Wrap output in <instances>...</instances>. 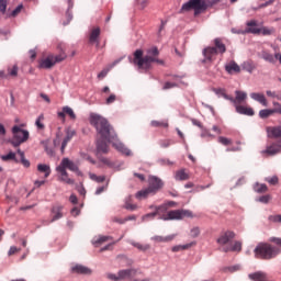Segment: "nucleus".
Instances as JSON below:
<instances>
[{
    "instance_id": "nucleus-59",
    "label": "nucleus",
    "mask_w": 281,
    "mask_h": 281,
    "mask_svg": "<svg viewBox=\"0 0 281 281\" xmlns=\"http://www.w3.org/2000/svg\"><path fill=\"white\" fill-rule=\"evenodd\" d=\"M100 162H102L103 165H105L106 167H112L113 164L111 162V160L109 158L102 157L100 158Z\"/></svg>"
},
{
    "instance_id": "nucleus-1",
    "label": "nucleus",
    "mask_w": 281,
    "mask_h": 281,
    "mask_svg": "<svg viewBox=\"0 0 281 281\" xmlns=\"http://www.w3.org/2000/svg\"><path fill=\"white\" fill-rule=\"evenodd\" d=\"M90 124L97 128V132L100 134V136H102L103 140L112 143V146L115 148V150L126 156H132V150L124 146L123 143L115 139V134H112L111 125H109L108 120L95 113H91Z\"/></svg>"
},
{
    "instance_id": "nucleus-38",
    "label": "nucleus",
    "mask_w": 281,
    "mask_h": 281,
    "mask_svg": "<svg viewBox=\"0 0 281 281\" xmlns=\"http://www.w3.org/2000/svg\"><path fill=\"white\" fill-rule=\"evenodd\" d=\"M259 34H262V36H271L272 34H276V29L263 26L259 30Z\"/></svg>"
},
{
    "instance_id": "nucleus-45",
    "label": "nucleus",
    "mask_w": 281,
    "mask_h": 281,
    "mask_svg": "<svg viewBox=\"0 0 281 281\" xmlns=\"http://www.w3.org/2000/svg\"><path fill=\"white\" fill-rule=\"evenodd\" d=\"M217 142H218L221 145H223V146H232V144H233V140L229 139V138H226L225 136H220V137L217 138Z\"/></svg>"
},
{
    "instance_id": "nucleus-31",
    "label": "nucleus",
    "mask_w": 281,
    "mask_h": 281,
    "mask_svg": "<svg viewBox=\"0 0 281 281\" xmlns=\"http://www.w3.org/2000/svg\"><path fill=\"white\" fill-rule=\"evenodd\" d=\"M193 246H195V241H191L190 244H186V245L175 246V247H172L171 251L179 252V251H183L187 249H191Z\"/></svg>"
},
{
    "instance_id": "nucleus-56",
    "label": "nucleus",
    "mask_w": 281,
    "mask_h": 281,
    "mask_svg": "<svg viewBox=\"0 0 281 281\" xmlns=\"http://www.w3.org/2000/svg\"><path fill=\"white\" fill-rule=\"evenodd\" d=\"M260 203H263V204H268L269 203V201H271V195H262V196H260L259 198V200H258Z\"/></svg>"
},
{
    "instance_id": "nucleus-16",
    "label": "nucleus",
    "mask_w": 281,
    "mask_h": 281,
    "mask_svg": "<svg viewBox=\"0 0 281 281\" xmlns=\"http://www.w3.org/2000/svg\"><path fill=\"white\" fill-rule=\"evenodd\" d=\"M224 252H240L241 251V241L228 243L227 246L222 248Z\"/></svg>"
},
{
    "instance_id": "nucleus-50",
    "label": "nucleus",
    "mask_w": 281,
    "mask_h": 281,
    "mask_svg": "<svg viewBox=\"0 0 281 281\" xmlns=\"http://www.w3.org/2000/svg\"><path fill=\"white\" fill-rule=\"evenodd\" d=\"M172 144H175V142L171 139H164L159 142L161 148H169V146H172Z\"/></svg>"
},
{
    "instance_id": "nucleus-6",
    "label": "nucleus",
    "mask_w": 281,
    "mask_h": 281,
    "mask_svg": "<svg viewBox=\"0 0 281 281\" xmlns=\"http://www.w3.org/2000/svg\"><path fill=\"white\" fill-rule=\"evenodd\" d=\"M12 134L13 137L12 140H10V144H12L13 148H18L19 146H21V144L26 143L30 138V132L18 127V125H13Z\"/></svg>"
},
{
    "instance_id": "nucleus-10",
    "label": "nucleus",
    "mask_w": 281,
    "mask_h": 281,
    "mask_svg": "<svg viewBox=\"0 0 281 281\" xmlns=\"http://www.w3.org/2000/svg\"><path fill=\"white\" fill-rule=\"evenodd\" d=\"M235 238V233L227 231L220 235V238L216 239V243L220 244V246H227L228 244H232V240Z\"/></svg>"
},
{
    "instance_id": "nucleus-63",
    "label": "nucleus",
    "mask_w": 281,
    "mask_h": 281,
    "mask_svg": "<svg viewBox=\"0 0 281 281\" xmlns=\"http://www.w3.org/2000/svg\"><path fill=\"white\" fill-rule=\"evenodd\" d=\"M269 241L274 243L276 246H279V248H281V238L272 237L269 239Z\"/></svg>"
},
{
    "instance_id": "nucleus-33",
    "label": "nucleus",
    "mask_w": 281,
    "mask_h": 281,
    "mask_svg": "<svg viewBox=\"0 0 281 281\" xmlns=\"http://www.w3.org/2000/svg\"><path fill=\"white\" fill-rule=\"evenodd\" d=\"M117 65V61H114L112 65H110L108 68H104L101 72L98 74V79L99 80H104L106 78L108 74Z\"/></svg>"
},
{
    "instance_id": "nucleus-20",
    "label": "nucleus",
    "mask_w": 281,
    "mask_h": 281,
    "mask_svg": "<svg viewBox=\"0 0 281 281\" xmlns=\"http://www.w3.org/2000/svg\"><path fill=\"white\" fill-rule=\"evenodd\" d=\"M76 135V131L75 130H67L66 132V138H64V140H61V147H60V151L64 153V150L66 149L67 147V144L69 142H71L72 137H75Z\"/></svg>"
},
{
    "instance_id": "nucleus-21",
    "label": "nucleus",
    "mask_w": 281,
    "mask_h": 281,
    "mask_svg": "<svg viewBox=\"0 0 281 281\" xmlns=\"http://www.w3.org/2000/svg\"><path fill=\"white\" fill-rule=\"evenodd\" d=\"M261 58H263V60H267V63H276V60H279L281 64V55L280 53H277L274 56L270 53L267 52H262L261 53Z\"/></svg>"
},
{
    "instance_id": "nucleus-41",
    "label": "nucleus",
    "mask_w": 281,
    "mask_h": 281,
    "mask_svg": "<svg viewBox=\"0 0 281 281\" xmlns=\"http://www.w3.org/2000/svg\"><path fill=\"white\" fill-rule=\"evenodd\" d=\"M109 240H112L111 236H100L97 240L93 241V245L94 246L102 245L108 243Z\"/></svg>"
},
{
    "instance_id": "nucleus-40",
    "label": "nucleus",
    "mask_w": 281,
    "mask_h": 281,
    "mask_svg": "<svg viewBox=\"0 0 281 281\" xmlns=\"http://www.w3.org/2000/svg\"><path fill=\"white\" fill-rule=\"evenodd\" d=\"M130 244H131V246L138 249L139 251H147L149 249L148 245L144 246L140 243H136V241H133V240H131Z\"/></svg>"
},
{
    "instance_id": "nucleus-28",
    "label": "nucleus",
    "mask_w": 281,
    "mask_h": 281,
    "mask_svg": "<svg viewBox=\"0 0 281 281\" xmlns=\"http://www.w3.org/2000/svg\"><path fill=\"white\" fill-rule=\"evenodd\" d=\"M175 179L176 181H188V179H190V175H188L184 169H180L176 171Z\"/></svg>"
},
{
    "instance_id": "nucleus-23",
    "label": "nucleus",
    "mask_w": 281,
    "mask_h": 281,
    "mask_svg": "<svg viewBox=\"0 0 281 281\" xmlns=\"http://www.w3.org/2000/svg\"><path fill=\"white\" fill-rule=\"evenodd\" d=\"M66 115H69V117L72 120L76 119L75 112L71 110V108H64V110H61V112H58V120L64 122Z\"/></svg>"
},
{
    "instance_id": "nucleus-57",
    "label": "nucleus",
    "mask_w": 281,
    "mask_h": 281,
    "mask_svg": "<svg viewBox=\"0 0 281 281\" xmlns=\"http://www.w3.org/2000/svg\"><path fill=\"white\" fill-rule=\"evenodd\" d=\"M266 95H268V98H277L280 100V94L276 93V91L267 90Z\"/></svg>"
},
{
    "instance_id": "nucleus-11",
    "label": "nucleus",
    "mask_w": 281,
    "mask_h": 281,
    "mask_svg": "<svg viewBox=\"0 0 281 281\" xmlns=\"http://www.w3.org/2000/svg\"><path fill=\"white\" fill-rule=\"evenodd\" d=\"M247 27L245 31L238 32V34H260V27H258V22L251 20L246 23Z\"/></svg>"
},
{
    "instance_id": "nucleus-14",
    "label": "nucleus",
    "mask_w": 281,
    "mask_h": 281,
    "mask_svg": "<svg viewBox=\"0 0 281 281\" xmlns=\"http://www.w3.org/2000/svg\"><path fill=\"white\" fill-rule=\"evenodd\" d=\"M63 205L60 204H55L52 207V220L50 223H54L55 221H59L60 218H63L64 214H63Z\"/></svg>"
},
{
    "instance_id": "nucleus-25",
    "label": "nucleus",
    "mask_w": 281,
    "mask_h": 281,
    "mask_svg": "<svg viewBox=\"0 0 281 281\" xmlns=\"http://www.w3.org/2000/svg\"><path fill=\"white\" fill-rule=\"evenodd\" d=\"M72 273L76 274H91V270L82 265H77L71 268Z\"/></svg>"
},
{
    "instance_id": "nucleus-8",
    "label": "nucleus",
    "mask_w": 281,
    "mask_h": 281,
    "mask_svg": "<svg viewBox=\"0 0 281 281\" xmlns=\"http://www.w3.org/2000/svg\"><path fill=\"white\" fill-rule=\"evenodd\" d=\"M67 58V54L61 52L59 55H48L46 58L40 61L41 69H52L56 63H63Z\"/></svg>"
},
{
    "instance_id": "nucleus-7",
    "label": "nucleus",
    "mask_w": 281,
    "mask_h": 281,
    "mask_svg": "<svg viewBox=\"0 0 281 281\" xmlns=\"http://www.w3.org/2000/svg\"><path fill=\"white\" fill-rule=\"evenodd\" d=\"M182 12H190V10H194V15H199L203 10H207V4L205 0H189L181 8Z\"/></svg>"
},
{
    "instance_id": "nucleus-2",
    "label": "nucleus",
    "mask_w": 281,
    "mask_h": 281,
    "mask_svg": "<svg viewBox=\"0 0 281 281\" xmlns=\"http://www.w3.org/2000/svg\"><path fill=\"white\" fill-rule=\"evenodd\" d=\"M159 49L157 47H153L147 50V55L144 56V50L136 49L134 52L133 63L138 69H143L144 71H148L153 67V63H158V65H164V60L158 59Z\"/></svg>"
},
{
    "instance_id": "nucleus-61",
    "label": "nucleus",
    "mask_w": 281,
    "mask_h": 281,
    "mask_svg": "<svg viewBox=\"0 0 281 281\" xmlns=\"http://www.w3.org/2000/svg\"><path fill=\"white\" fill-rule=\"evenodd\" d=\"M124 209H126V210L133 212V211H135V210L137 209V206H136L135 204H132V203H130V202H126V204L124 205Z\"/></svg>"
},
{
    "instance_id": "nucleus-34",
    "label": "nucleus",
    "mask_w": 281,
    "mask_h": 281,
    "mask_svg": "<svg viewBox=\"0 0 281 281\" xmlns=\"http://www.w3.org/2000/svg\"><path fill=\"white\" fill-rule=\"evenodd\" d=\"M97 150H98L99 153H102V154H108V153H109L108 143H105V140H99V142H97Z\"/></svg>"
},
{
    "instance_id": "nucleus-15",
    "label": "nucleus",
    "mask_w": 281,
    "mask_h": 281,
    "mask_svg": "<svg viewBox=\"0 0 281 281\" xmlns=\"http://www.w3.org/2000/svg\"><path fill=\"white\" fill-rule=\"evenodd\" d=\"M228 100L233 102V104H243V102L247 100V92L237 90L235 91V98L229 97Z\"/></svg>"
},
{
    "instance_id": "nucleus-58",
    "label": "nucleus",
    "mask_w": 281,
    "mask_h": 281,
    "mask_svg": "<svg viewBox=\"0 0 281 281\" xmlns=\"http://www.w3.org/2000/svg\"><path fill=\"white\" fill-rule=\"evenodd\" d=\"M175 87H177V83H173V82H170V81H167L165 85H164V90H168V89H175Z\"/></svg>"
},
{
    "instance_id": "nucleus-26",
    "label": "nucleus",
    "mask_w": 281,
    "mask_h": 281,
    "mask_svg": "<svg viewBox=\"0 0 281 281\" xmlns=\"http://www.w3.org/2000/svg\"><path fill=\"white\" fill-rule=\"evenodd\" d=\"M150 210H154V214H157L158 217H161L162 215H167L166 212H168V207L166 205H151Z\"/></svg>"
},
{
    "instance_id": "nucleus-27",
    "label": "nucleus",
    "mask_w": 281,
    "mask_h": 281,
    "mask_svg": "<svg viewBox=\"0 0 281 281\" xmlns=\"http://www.w3.org/2000/svg\"><path fill=\"white\" fill-rule=\"evenodd\" d=\"M225 70L227 71V74H240V66H238L236 61H231L225 66Z\"/></svg>"
},
{
    "instance_id": "nucleus-24",
    "label": "nucleus",
    "mask_w": 281,
    "mask_h": 281,
    "mask_svg": "<svg viewBox=\"0 0 281 281\" xmlns=\"http://www.w3.org/2000/svg\"><path fill=\"white\" fill-rule=\"evenodd\" d=\"M248 279H250L251 281H269L266 273L260 271L248 274Z\"/></svg>"
},
{
    "instance_id": "nucleus-9",
    "label": "nucleus",
    "mask_w": 281,
    "mask_h": 281,
    "mask_svg": "<svg viewBox=\"0 0 281 281\" xmlns=\"http://www.w3.org/2000/svg\"><path fill=\"white\" fill-rule=\"evenodd\" d=\"M183 217H192V212L187 210H175L167 212L166 215L158 217L160 221H181Z\"/></svg>"
},
{
    "instance_id": "nucleus-37",
    "label": "nucleus",
    "mask_w": 281,
    "mask_h": 281,
    "mask_svg": "<svg viewBox=\"0 0 281 281\" xmlns=\"http://www.w3.org/2000/svg\"><path fill=\"white\" fill-rule=\"evenodd\" d=\"M269 135H271L273 138H281V126L278 127H269L268 128Z\"/></svg>"
},
{
    "instance_id": "nucleus-3",
    "label": "nucleus",
    "mask_w": 281,
    "mask_h": 281,
    "mask_svg": "<svg viewBox=\"0 0 281 281\" xmlns=\"http://www.w3.org/2000/svg\"><path fill=\"white\" fill-rule=\"evenodd\" d=\"M58 173H60V181L66 184L72 186L75 184V180L69 178V175L66 170L78 172V176H81V172L78 169V166L71 161L69 158H64L60 161V165L55 169Z\"/></svg>"
},
{
    "instance_id": "nucleus-19",
    "label": "nucleus",
    "mask_w": 281,
    "mask_h": 281,
    "mask_svg": "<svg viewBox=\"0 0 281 281\" xmlns=\"http://www.w3.org/2000/svg\"><path fill=\"white\" fill-rule=\"evenodd\" d=\"M98 38H100V27H94L90 32L89 43H91V45H93V43H95L97 47H99L100 41Z\"/></svg>"
},
{
    "instance_id": "nucleus-39",
    "label": "nucleus",
    "mask_w": 281,
    "mask_h": 281,
    "mask_svg": "<svg viewBox=\"0 0 281 281\" xmlns=\"http://www.w3.org/2000/svg\"><path fill=\"white\" fill-rule=\"evenodd\" d=\"M243 69L248 71V74H252L256 70V65L251 61H245L243 65Z\"/></svg>"
},
{
    "instance_id": "nucleus-49",
    "label": "nucleus",
    "mask_w": 281,
    "mask_h": 281,
    "mask_svg": "<svg viewBox=\"0 0 281 281\" xmlns=\"http://www.w3.org/2000/svg\"><path fill=\"white\" fill-rule=\"evenodd\" d=\"M214 92L216 93V95H221L225 100H229V95L225 92V89L217 88V89H214Z\"/></svg>"
},
{
    "instance_id": "nucleus-36",
    "label": "nucleus",
    "mask_w": 281,
    "mask_h": 281,
    "mask_svg": "<svg viewBox=\"0 0 281 281\" xmlns=\"http://www.w3.org/2000/svg\"><path fill=\"white\" fill-rule=\"evenodd\" d=\"M23 4L18 5L13 11L7 13V19H14L21 14Z\"/></svg>"
},
{
    "instance_id": "nucleus-17",
    "label": "nucleus",
    "mask_w": 281,
    "mask_h": 281,
    "mask_svg": "<svg viewBox=\"0 0 281 281\" xmlns=\"http://www.w3.org/2000/svg\"><path fill=\"white\" fill-rule=\"evenodd\" d=\"M251 100L261 104V106H267V97L262 92H251L250 93Z\"/></svg>"
},
{
    "instance_id": "nucleus-55",
    "label": "nucleus",
    "mask_w": 281,
    "mask_h": 281,
    "mask_svg": "<svg viewBox=\"0 0 281 281\" xmlns=\"http://www.w3.org/2000/svg\"><path fill=\"white\" fill-rule=\"evenodd\" d=\"M106 279L112 280V281H123L124 280V279H120L119 274H113V273L106 274Z\"/></svg>"
},
{
    "instance_id": "nucleus-4",
    "label": "nucleus",
    "mask_w": 281,
    "mask_h": 281,
    "mask_svg": "<svg viewBox=\"0 0 281 281\" xmlns=\"http://www.w3.org/2000/svg\"><path fill=\"white\" fill-rule=\"evenodd\" d=\"M280 252V248L271 246L268 243H259L254 249L255 258L266 261L277 258Z\"/></svg>"
},
{
    "instance_id": "nucleus-47",
    "label": "nucleus",
    "mask_w": 281,
    "mask_h": 281,
    "mask_svg": "<svg viewBox=\"0 0 281 281\" xmlns=\"http://www.w3.org/2000/svg\"><path fill=\"white\" fill-rule=\"evenodd\" d=\"M44 120H45V116H43V114L37 116L36 122H35L37 130L43 131L45 128V125H43Z\"/></svg>"
},
{
    "instance_id": "nucleus-13",
    "label": "nucleus",
    "mask_w": 281,
    "mask_h": 281,
    "mask_svg": "<svg viewBox=\"0 0 281 281\" xmlns=\"http://www.w3.org/2000/svg\"><path fill=\"white\" fill-rule=\"evenodd\" d=\"M136 273H137L136 269H124V270H119L117 276H119V279L132 280L133 278L136 277Z\"/></svg>"
},
{
    "instance_id": "nucleus-54",
    "label": "nucleus",
    "mask_w": 281,
    "mask_h": 281,
    "mask_svg": "<svg viewBox=\"0 0 281 281\" xmlns=\"http://www.w3.org/2000/svg\"><path fill=\"white\" fill-rule=\"evenodd\" d=\"M266 182H268L271 186H277L278 184V177L274 176V177L266 178Z\"/></svg>"
},
{
    "instance_id": "nucleus-22",
    "label": "nucleus",
    "mask_w": 281,
    "mask_h": 281,
    "mask_svg": "<svg viewBox=\"0 0 281 281\" xmlns=\"http://www.w3.org/2000/svg\"><path fill=\"white\" fill-rule=\"evenodd\" d=\"M214 49L216 50L217 54H225L227 52V47L223 43V40L221 38H215L214 40Z\"/></svg>"
},
{
    "instance_id": "nucleus-44",
    "label": "nucleus",
    "mask_w": 281,
    "mask_h": 281,
    "mask_svg": "<svg viewBox=\"0 0 281 281\" xmlns=\"http://www.w3.org/2000/svg\"><path fill=\"white\" fill-rule=\"evenodd\" d=\"M8 74H9V76H12V78H16V76H19V66L14 65L12 67H9Z\"/></svg>"
},
{
    "instance_id": "nucleus-52",
    "label": "nucleus",
    "mask_w": 281,
    "mask_h": 281,
    "mask_svg": "<svg viewBox=\"0 0 281 281\" xmlns=\"http://www.w3.org/2000/svg\"><path fill=\"white\" fill-rule=\"evenodd\" d=\"M157 216H159V214L151 212V213H148L146 215H143L142 220H143V222H147L148 218L154 220Z\"/></svg>"
},
{
    "instance_id": "nucleus-35",
    "label": "nucleus",
    "mask_w": 281,
    "mask_h": 281,
    "mask_svg": "<svg viewBox=\"0 0 281 281\" xmlns=\"http://www.w3.org/2000/svg\"><path fill=\"white\" fill-rule=\"evenodd\" d=\"M274 113H278V110H271V109L260 110L259 116L260 119L266 120L272 116Z\"/></svg>"
},
{
    "instance_id": "nucleus-53",
    "label": "nucleus",
    "mask_w": 281,
    "mask_h": 281,
    "mask_svg": "<svg viewBox=\"0 0 281 281\" xmlns=\"http://www.w3.org/2000/svg\"><path fill=\"white\" fill-rule=\"evenodd\" d=\"M268 221L271 223H281V215H269Z\"/></svg>"
},
{
    "instance_id": "nucleus-46",
    "label": "nucleus",
    "mask_w": 281,
    "mask_h": 281,
    "mask_svg": "<svg viewBox=\"0 0 281 281\" xmlns=\"http://www.w3.org/2000/svg\"><path fill=\"white\" fill-rule=\"evenodd\" d=\"M254 190L257 193H265V192H268V187L266 184L257 183V184H255Z\"/></svg>"
},
{
    "instance_id": "nucleus-42",
    "label": "nucleus",
    "mask_w": 281,
    "mask_h": 281,
    "mask_svg": "<svg viewBox=\"0 0 281 281\" xmlns=\"http://www.w3.org/2000/svg\"><path fill=\"white\" fill-rule=\"evenodd\" d=\"M0 158H2V161H15L18 162V159H15V154L10 151L7 155L1 156Z\"/></svg>"
},
{
    "instance_id": "nucleus-18",
    "label": "nucleus",
    "mask_w": 281,
    "mask_h": 281,
    "mask_svg": "<svg viewBox=\"0 0 281 281\" xmlns=\"http://www.w3.org/2000/svg\"><path fill=\"white\" fill-rule=\"evenodd\" d=\"M281 151V139L278 143L271 144V146H268V148L263 151L268 154L269 156H274L277 154H280Z\"/></svg>"
},
{
    "instance_id": "nucleus-5",
    "label": "nucleus",
    "mask_w": 281,
    "mask_h": 281,
    "mask_svg": "<svg viewBox=\"0 0 281 281\" xmlns=\"http://www.w3.org/2000/svg\"><path fill=\"white\" fill-rule=\"evenodd\" d=\"M164 188V182L158 177L148 178V187L136 192L137 200H146L148 196H154Z\"/></svg>"
},
{
    "instance_id": "nucleus-30",
    "label": "nucleus",
    "mask_w": 281,
    "mask_h": 281,
    "mask_svg": "<svg viewBox=\"0 0 281 281\" xmlns=\"http://www.w3.org/2000/svg\"><path fill=\"white\" fill-rule=\"evenodd\" d=\"M37 172L45 173V179H47L48 177H50L52 173L50 166L40 164L37 165Z\"/></svg>"
},
{
    "instance_id": "nucleus-12",
    "label": "nucleus",
    "mask_w": 281,
    "mask_h": 281,
    "mask_svg": "<svg viewBox=\"0 0 281 281\" xmlns=\"http://www.w3.org/2000/svg\"><path fill=\"white\" fill-rule=\"evenodd\" d=\"M203 56H204V63H212L216 56H218V53L216 52V48L213 46H209L203 49Z\"/></svg>"
},
{
    "instance_id": "nucleus-62",
    "label": "nucleus",
    "mask_w": 281,
    "mask_h": 281,
    "mask_svg": "<svg viewBox=\"0 0 281 281\" xmlns=\"http://www.w3.org/2000/svg\"><path fill=\"white\" fill-rule=\"evenodd\" d=\"M19 251H21L20 248L15 247V246H12V247H10V249H9V256H14V255L18 254Z\"/></svg>"
},
{
    "instance_id": "nucleus-29",
    "label": "nucleus",
    "mask_w": 281,
    "mask_h": 281,
    "mask_svg": "<svg viewBox=\"0 0 281 281\" xmlns=\"http://www.w3.org/2000/svg\"><path fill=\"white\" fill-rule=\"evenodd\" d=\"M235 110H236V113H239L241 115H247V116H252L254 115L252 108L236 106Z\"/></svg>"
},
{
    "instance_id": "nucleus-60",
    "label": "nucleus",
    "mask_w": 281,
    "mask_h": 281,
    "mask_svg": "<svg viewBox=\"0 0 281 281\" xmlns=\"http://www.w3.org/2000/svg\"><path fill=\"white\" fill-rule=\"evenodd\" d=\"M226 270L229 271L231 273H234L236 271H240V266L239 265H235L233 267H227Z\"/></svg>"
},
{
    "instance_id": "nucleus-51",
    "label": "nucleus",
    "mask_w": 281,
    "mask_h": 281,
    "mask_svg": "<svg viewBox=\"0 0 281 281\" xmlns=\"http://www.w3.org/2000/svg\"><path fill=\"white\" fill-rule=\"evenodd\" d=\"M201 235V229L199 227H193L190 231V237L191 238H196Z\"/></svg>"
},
{
    "instance_id": "nucleus-48",
    "label": "nucleus",
    "mask_w": 281,
    "mask_h": 281,
    "mask_svg": "<svg viewBox=\"0 0 281 281\" xmlns=\"http://www.w3.org/2000/svg\"><path fill=\"white\" fill-rule=\"evenodd\" d=\"M90 179L91 181L99 182V183H102L105 181L104 176H97L95 173H90Z\"/></svg>"
},
{
    "instance_id": "nucleus-43",
    "label": "nucleus",
    "mask_w": 281,
    "mask_h": 281,
    "mask_svg": "<svg viewBox=\"0 0 281 281\" xmlns=\"http://www.w3.org/2000/svg\"><path fill=\"white\" fill-rule=\"evenodd\" d=\"M8 0H0V12L1 14L5 15V19L8 18Z\"/></svg>"
},
{
    "instance_id": "nucleus-32",
    "label": "nucleus",
    "mask_w": 281,
    "mask_h": 281,
    "mask_svg": "<svg viewBox=\"0 0 281 281\" xmlns=\"http://www.w3.org/2000/svg\"><path fill=\"white\" fill-rule=\"evenodd\" d=\"M150 126L154 128H168V120H162V121H151Z\"/></svg>"
},
{
    "instance_id": "nucleus-64",
    "label": "nucleus",
    "mask_w": 281,
    "mask_h": 281,
    "mask_svg": "<svg viewBox=\"0 0 281 281\" xmlns=\"http://www.w3.org/2000/svg\"><path fill=\"white\" fill-rule=\"evenodd\" d=\"M116 100L115 94H111L108 99H106V104H113V102Z\"/></svg>"
}]
</instances>
